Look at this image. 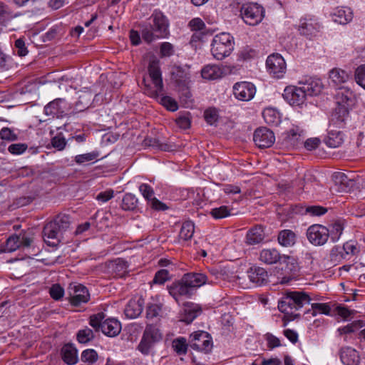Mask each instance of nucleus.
Returning a JSON list of instances; mask_svg holds the SVG:
<instances>
[{
    "label": "nucleus",
    "mask_w": 365,
    "mask_h": 365,
    "mask_svg": "<svg viewBox=\"0 0 365 365\" xmlns=\"http://www.w3.org/2000/svg\"><path fill=\"white\" fill-rule=\"evenodd\" d=\"M259 259L261 262L272 265L274 264H294V259L289 255H281L275 248L262 249L259 252Z\"/></svg>",
    "instance_id": "obj_7"
},
{
    "label": "nucleus",
    "mask_w": 365,
    "mask_h": 365,
    "mask_svg": "<svg viewBox=\"0 0 365 365\" xmlns=\"http://www.w3.org/2000/svg\"><path fill=\"white\" fill-rule=\"evenodd\" d=\"M305 96H317L322 91V85L317 80L309 78L300 86Z\"/></svg>",
    "instance_id": "obj_31"
},
{
    "label": "nucleus",
    "mask_w": 365,
    "mask_h": 365,
    "mask_svg": "<svg viewBox=\"0 0 365 365\" xmlns=\"http://www.w3.org/2000/svg\"><path fill=\"white\" fill-rule=\"evenodd\" d=\"M311 307L313 310V316L317 313L330 315L331 308L327 303H312Z\"/></svg>",
    "instance_id": "obj_59"
},
{
    "label": "nucleus",
    "mask_w": 365,
    "mask_h": 365,
    "mask_svg": "<svg viewBox=\"0 0 365 365\" xmlns=\"http://www.w3.org/2000/svg\"><path fill=\"white\" fill-rule=\"evenodd\" d=\"M356 245L357 242L354 240L347 241L343 245L342 248L344 252L345 257H346V260L350 259L353 256L356 255L359 252V249Z\"/></svg>",
    "instance_id": "obj_48"
},
{
    "label": "nucleus",
    "mask_w": 365,
    "mask_h": 365,
    "mask_svg": "<svg viewBox=\"0 0 365 365\" xmlns=\"http://www.w3.org/2000/svg\"><path fill=\"white\" fill-rule=\"evenodd\" d=\"M103 312H99L96 314H93L90 317L89 324L94 328L96 331L102 330V325L105 319Z\"/></svg>",
    "instance_id": "obj_54"
},
{
    "label": "nucleus",
    "mask_w": 365,
    "mask_h": 365,
    "mask_svg": "<svg viewBox=\"0 0 365 365\" xmlns=\"http://www.w3.org/2000/svg\"><path fill=\"white\" fill-rule=\"evenodd\" d=\"M268 72L274 78H282L286 72V63L283 57L279 53L269 55L266 61Z\"/></svg>",
    "instance_id": "obj_10"
},
{
    "label": "nucleus",
    "mask_w": 365,
    "mask_h": 365,
    "mask_svg": "<svg viewBox=\"0 0 365 365\" xmlns=\"http://www.w3.org/2000/svg\"><path fill=\"white\" fill-rule=\"evenodd\" d=\"M240 16L250 26L259 24L264 18V9L257 3H245L240 8Z\"/></svg>",
    "instance_id": "obj_6"
},
{
    "label": "nucleus",
    "mask_w": 365,
    "mask_h": 365,
    "mask_svg": "<svg viewBox=\"0 0 365 365\" xmlns=\"http://www.w3.org/2000/svg\"><path fill=\"white\" fill-rule=\"evenodd\" d=\"M324 143L329 148H338L344 143V134L341 131L331 129L329 127Z\"/></svg>",
    "instance_id": "obj_29"
},
{
    "label": "nucleus",
    "mask_w": 365,
    "mask_h": 365,
    "mask_svg": "<svg viewBox=\"0 0 365 365\" xmlns=\"http://www.w3.org/2000/svg\"><path fill=\"white\" fill-rule=\"evenodd\" d=\"M98 156L99 152L95 150L91 153L76 155L75 157V162L78 165H81L86 162L93 161L96 160Z\"/></svg>",
    "instance_id": "obj_57"
},
{
    "label": "nucleus",
    "mask_w": 365,
    "mask_h": 365,
    "mask_svg": "<svg viewBox=\"0 0 365 365\" xmlns=\"http://www.w3.org/2000/svg\"><path fill=\"white\" fill-rule=\"evenodd\" d=\"M33 241V238L26 233H20L19 235H13L6 241L4 246V252H12L18 248L29 247Z\"/></svg>",
    "instance_id": "obj_12"
},
{
    "label": "nucleus",
    "mask_w": 365,
    "mask_h": 365,
    "mask_svg": "<svg viewBox=\"0 0 365 365\" xmlns=\"http://www.w3.org/2000/svg\"><path fill=\"white\" fill-rule=\"evenodd\" d=\"M247 275L251 282L261 286L267 282L268 273L267 270L261 267H252L247 271Z\"/></svg>",
    "instance_id": "obj_20"
},
{
    "label": "nucleus",
    "mask_w": 365,
    "mask_h": 365,
    "mask_svg": "<svg viewBox=\"0 0 365 365\" xmlns=\"http://www.w3.org/2000/svg\"><path fill=\"white\" fill-rule=\"evenodd\" d=\"M233 208L227 205H221L211 209L210 214L215 220L223 219L233 215Z\"/></svg>",
    "instance_id": "obj_42"
},
{
    "label": "nucleus",
    "mask_w": 365,
    "mask_h": 365,
    "mask_svg": "<svg viewBox=\"0 0 365 365\" xmlns=\"http://www.w3.org/2000/svg\"><path fill=\"white\" fill-rule=\"evenodd\" d=\"M194 232V223L191 221H185L181 226L179 237L180 239L187 241L192 237Z\"/></svg>",
    "instance_id": "obj_43"
},
{
    "label": "nucleus",
    "mask_w": 365,
    "mask_h": 365,
    "mask_svg": "<svg viewBox=\"0 0 365 365\" xmlns=\"http://www.w3.org/2000/svg\"><path fill=\"white\" fill-rule=\"evenodd\" d=\"M329 78L335 85H341L348 81L349 74L344 70L334 68L329 72Z\"/></svg>",
    "instance_id": "obj_39"
},
{
    "label": "nucleus",
    "mask_w": 365,
    "mask_h": 365,
    "mask_svg": "<svg viewBox=\"0 0 365 365\" xmlns=\"http://www.w3.org/2000/svg\"><path fill=\"white\" fill-rule=\"evenodd\" d=\"M311 298L305 292L299 291L287 292L278 302V309L281 312L293 314L294 312L305 304L310 303Z\"/></svg>",
    "instance_id": "obj_2"
},
{
    "label": "nucleus",
    "mask_w": 365,
    "mask_h": 365,
    "mask_svg": "<svg viewBox=\"0 0 365 365\" xmlns=\"http://www.w3.org/2000/svg\"><path fill=\"white\" fill-rule=\"evenodd\" d=\"M172 347L178 355H184L187 351V341L183 337L175 339L172 342Z\"/></svg>",
    "instance_id": "obj_49"
},
{
    "label": "nucleus",
    "mask_w": 365,
    "mask_h": 365,
    "mask_svg": "<svg viewBox=\"0 0 365 365\" xmlns=\"http://www.w3.org/2000/svg\"><path fill=\"white\" fill-rule=\"evenodd\" d=\"M353 14L350 8H336L333 13V20L340 24H346L351 21Z\"/></svg>",
    "instance_id": "obj_34"
},
{
    "label": "nucleus",
    "mask_w": 365,
    "mask_h": 365,
    "mask_svg": "<svg viewBox=\"0 0 365 365\" xmlns=\"http://www.w3.org/2000/svg\"><path fill=\"white\" fill-rule=\"evenodd\" d=\"M184 281L191 287L192 290L207 284L208 277L203 273L189 272L182 277Z\"/></svg>",
    "instance_id": "obj_21"
},
{
    "label": "nucleus",
    "mask_w": 365,
    "mask_h": 365,
    "mask_svg": "<svg viewBox=\"0 0 365 365\" xmlns=\"http://www.w3.org/2000/svg\"><path fill=\"white\" fill-rule=\"evenodd\" d=\"M69 217L58 215L52 221L48 222L43 229L44 242L51 247H56L61 242L63 233L69 228Z\"/></svg>",
    "instance_id": "obj_1"
},
{
    "label": "nucleus",
    "mask_w": 365,
    "mask_h": 365,
    "mask_svg": "<svg viewBox=\"0 0 365 365\" xmlns=\"http://www.w3.org/2000/svg\"><path fill=\"white\" fill-rule=\"evenodd\" d=\"M169 294L176 300L181 296L190 297L193 294V290L184 281V278L180 281L173 282L170 286L168 287Z\"/></svg>",
    "instance_id": "obj_19"
},
{
    "label": "nucleus",
    "mask_w": 365,
    "mask_h": 365,
    "mask_svg": "<svg viewBox=\"0 0 365 365\" xmlns=\"http://www.w3.org/2000/svg\"><path fill=\"white\" fill-rule=\"evenodd\" d=\"M70 110V106L65 98H56L44 106L43 112L47 116L63 118Z\"/></svg>",
    "instance_id": "obj_9"
},
{
    "label": "nucleus",
    "mask_w": 365,
    "mask_h": 365,
    "mask_svg": "<svg viewBox=\"0 0 365 365\" xmlns=\"http://www.w3.org/2000/svg\"><path fill=\"white\" fill-rule=\"evenodd\" d=\"M340 359L344 365H358L359 356L356 349L346 346L340 350Z\"/></svg>",
    "instance_id": "obj_26"
},
{
    "label": "nucleus",
    "mask_w": 365,
    "mask_h": 365,
    "mask_svg": "<svg viewBox=\"0 0 365 365\" xmlns=\"http://www.w3.org/2000/svg\"><path fill=\"white\" fill-rule=\"evenodd\" d=\"M66 140L62 133H58L51 139V145L58 150H63L66 145Z\"/></svg>",
    "instance_id": "obj_64"
},
{
    "label": "nucleus",
    "mask_w": 365,
    "mask_h": 365,
    "mask_svg": "<svg viewBox=\"0 0 365 365\" xmlns=\"http://www.w3.org/2000/svg\"><path fill=\"white\" fill-rule=\"evenodd\" d=\"M201 76L206 80H216L222 77L223 71L217 65L209 64L202 68Z\"/></svg>",
    "instance_id": "obj_35"
},
{
    "label": "nucleus",
    "mask_w": 365,
    "mask_h": 365,
    "mask_svg": "<svg viewBox=\"0 0 365 365\" xmlns=\"http://www.w3.org/2000/svg\"><path fill=\"white\" fill-rule=\"evenodd\" d=\"M109 267L115 277L122 278L128 273V264L127 261L118 258L110 262Z\"/></svg>",
    "instance_id": "obj_32"
},
{
    "label": "nucleus",
    "mask_w": 365,
    "mask_h": 365,
    "mask_svg": "<svg viewBox=\"0 0 365 365\" xmlns=\"http://www.w3.org/2000/svg\"><path fill=\"white\" fill-rule=\"evenodd\" d=\"M255 93L256 87L251 82L240 81L233 86V94L239 101H249L254 98Z\"/></svg>",
    "instance_id": "obj_11"
},
{
    "label": "nucleus",
    "mask_w": 365,
    "mask_h": 365,
    "mask_svg": "<svg viewBox=\"0 0 365 365\" xmlns=\"http://www.w3.org/2000/svg\"><path fill=\"white\" fill-rule=\"evenodd\" d=\"M150 22L153 26V29L157 32L160 37L165 38L168 34L169 22L166 16L159 10H155L151 14Z\"/></svg>",
    "instance_id": "obj_16"
},
{
    "label": "nucleus",
    "mask_w": 365,
    "mask_h": 365,
    "mask_svg": "<svg viewBox=\"0 0 365 365\" xmlns=\"http://www.w3.org/2000/svg\"><path fill=\"white\" fill-rule=\"evenodd\" d=\"M138 189L152 209L158 211H164L168 209L166 204L155 197L154 190L150 185L148 183H141Z\"/></svg>",
    "instance_id": "obj_13"
},
{
    "label": "nucleus",
    "mask_w": 365,
    "mask_h": 365,
    "mask_svg": "<svg viewBox=\"0 0 365 365\" xmlns=\"http://www.w3.org/2000/svg\"><path fill=\"white\" fill-rule=\"evenodd\" d=\"M208 277V284H216L222 280H225L227 277V274L224 269H219L216 268L211 269Z\"/></svg>",
    "instance_id": "obj_44"
},
{
    "label": "nucleus",
    "mask_w": 365,
    "mask_h": 365,
    "mask_svg": "<svg viewBox=\"0 0 365 365\" xmlns=\"http://www.w3.org/2000/svg\"><path fill=\"white\" fill-rule=\"evenodd\" d=\"M172 77L178 86H187L190 81V75L182 68L177 66L172 71Z\"/></svg>",
    "instance_id": "obj_37"
},
{
    "label": "nucleus",
    "mask_w": 365,
    "mask_h": 365,
    "mask_svg": "<svg viewBox=\"0 0 365 365\" xmlns=\"http://www.w3.org/2000/svg\"><path fill=\"white\" fill-rule=\"evenodd\" d=\"M284 99L292 106H301L306 100L305 94L300 86H287L282 94Z\"/></svg>",
    "instance_id": "obj_18"
},
{
    "label": "nucleus",
    "mask_w": 365,
    "mask_h": 365,
    "mask_svg": "<svg viewBox=\"0 0 365 365\" xmlns=\"http://www.w3.org/2000/svg\"><path fill=\"white\" fill-rule=\"evenodd\" d=\"M63 361L69 365L76 364L78 362V352L75 346L71 344H65L61 349Z\"/></svg>",
    "instance_id": "obj_28"
},
{
    "label": "nucleus",
    "mask_w": 365,
    "mask_h": 365,
    "mask_svg": "<svg viewBox=\"0 0 365 365\" xmlns=\"http://www.w3.org/2000/svg\"><path fill=\"white\" fill-rule=\"evenodd\" d=\"M306 235L312 245L322 246L327 242L329 238V231L326 226L314 224L308 227Z\"/></svg>",
    "instance_id": "obj_8"
},
{
    "label": "nucleus",
    "mask_w": 365,
    "mask_h": 365,
    "mask_svg": "<svg viewBox=\"0 0 365 365\" xmlns=\"http://www.w3.org/2000/svg\"><path fill=\"white\" fill-rule=\"evenodd\" d=\"M364 326V323L362 321H355L351 324H349L344 327H339L338 329V331L340 335H346L348 334L354 332L356 329L362 327Z\"/></svg>",
    "instance_id": "obj_52"
},
{
    "label": "nucleus",
    "mask_w": 365,
    "mask_h": 365,
    "mask_svg": "<svg viewBox=\"0 0 365 365\" xmlns=\"http://www.w3.org/2000/svg\"><path fill=\"white\" fill-rule=\"evenodd\" d=\"M144 300L142 298L131 299L127 304L124 313L130 319L137 318L143 310Z\"/></svg>",
    "instance_id": "obj_22"
},
{
    "label": "nucleus",
    "mask_w": 365,
    "mask_h": 365,
    "mask_svg": "<svg viewBox=\"0 0 365 365\" xmlns=\"http://www.w3.org/2000/svg\"><path fill=\"white\" fill-rule=\"evenodd\" d=\"M171 276L170 274L169 270L165 269H162L158 270L153 279V283L155 284H163L165 282L170 280Z\"/></svg>",
    "instance_id": "obj_53"
},
{
    "label": "nucleus",
    "mask_w": 365,
    "mask_h": 365,
    "mask_svg": "<svg viewBox=\"0 0 365 365\" xmlns=\"http://www.w3.org/2000/svg\"><path fill=\"white\" fill-rule=\"evenodd\" d=\"M302 133L303 131L298 127L292 128L287 133V142L293 146L297 145L302 140L301 138Z\"/></svg>",
    "instance_id": "obj_50"
},
{
    "label": "nucleus",
    "mask_w": 365,
    "mask_h": 365,
    "mask_svg": "<svg viewBox=\"0 0 365 365\" xmlns=\"http://www.w3.org/2000/svg\"><path fill=\"white\" fill-rule=\"evenodd\" d=\"M264 121L269 125L276 126L280 123L279 112L273 108H267L262 112Z\"/></svg>",
    "instance_id": "obj_40"
},
{
    "label": "nucleus",
    "mask_w": 365,
    "mask_h": 365,
    "mask_svg": "<svg viewBox=\"0 0 365 365\" xmlns=\"http://www.w3.org/2000/svg\"><path fill=\"white\" fill-rule=\"evenodd\" d=\"M153 26L151 23H148V24H145L143 26V29L141 30V35L143 39L147 43H151L157 38H161L157 35V32H155L153 29Z\"/></svg>",
    "instance_id": "obj_45"
},
{
    "label": "nucleus",
    "mask_w": 365,
    "mask_h": 365,
    "mask_svg": "<svg viewBox=\"0 0 365 365\" xmlns=\"http://www.w3.org/2000/svg\"><path fill=\"white\" fill-rule=\"evenodd\" d=\"M353 93L349 90H340L336 95L337 107H341L349 110L353 105Z\"/></svg>",
    "instance_id": "obj_30"
},
{
    "label": "nucleus",
    "mask_w": 365,
    "mask_h": 365,
    "mask_svg": "<svg viewBox=\"0 0 365 365\" xmlns=\"http://www.w3.org/2000/svg\"><path fill=\"white\" fill-rule=\"evenodd\" d=\"M162 305L158 304H150L147 307L146 317L147 319H154L158 317L161 312Z\"/></svg>",
    "instance_id": "obj_63"
},
{
    "label": "nucleus",
    "mask_w": 365,
    "mask_h": 365,
    "mask_svg": "<svg viewBox=\"0 0 365 365\" xmlns=\"http://www.w3.org/2000/svg\"><path fill=\"white\" fill-rule=\"evenodd\" d=\"M160 103L170 111L174 112L178 109L177 101L168 96H161Z\"/></svg>",
    "instance_id": "obj_60"
},
{
    "label": "nucleus",
    "mask_w": 365,
    "mask_h": 365,
    "mask_svg": "<svg viewBox=\"0 0 365 365\" xmlns=\"http://www.w3.org/2000/svg\"><path fill=\"white\" fill-rule=\"evenodd\" d=\"M190 346L192 349L205 353L210 350L212 341L207 332L202 331L195 332L190 335Z\"/></svg>",
    "instance_id": "obj_15"
},
{
    "label": "nucleus",
    "mask_w": 365,
    "mask_h": 365,
    "mask_svg": "<svg viewBox=\"0 0 365 365\" xmlns=\"http://www.w3.org/2000/svg\"><path fill=\"white\" fill-rule=\"evenodd\" d=\"M204 118L205 121L212 125L216 123L219 118L218 110L215 108H209L204 112Z\"/></svg>",
    "instance_id": "obj_56"
},
{
    "label": "nucleus",
    "mask_w": 365,
    "mask_h": 365,
    "mask_svg": "<svg viewBox=\"0 0 365 365\" xmlns=\"http://www.w3.org/2000/svg\"><path fill=\"white\" fill-rule=\"evenodd\" d=\"M349 110L341 107H336L333 111L330 118V125L342 128L345 124V121L349 118Z\"/></svg>",
    "instance_id": "obj_25"
},
{
    "label": "nucleus",
    "mask_w": 365,
    "mask_h": 365,
    "mask_svg": "<svg viewBox=\"0 0 365 365\" xmlns=\"http://www.w3.org/2000/svg\"><path fill=\"white\" fill-rule=\"evenodd\" d=\"M163 339V334L157 324H148L136 349L144 356L152 354L157 343Z\"/></svg>",
    "instance_id": "obj_4"
},
{
    "label": "nucleus",
    "mask_w": 365,
    "mask_h": 365,
    "mask_svg": "<svg viewBox=\"0 0 365 365\" xmlns=\"http://www.w3.org/2000/svg\"><path fill=\"white\" fill-rule=\"evenodd\" d=\"M234 38L228 33H220L213 38L211 53L217 60L229 56L234 49Z\"/></svg>",
    "instance_id": "obj_5"
},
{
    "label": "nucleus",
    "mask_w": 365,
    "mask_h": 365,
    "mask_svg": "<svg viewBox=\"0 0 365 365\" xmlns=\"http://www.w3.org/2000/svg\"><path fill=\"white\" fill-rule=\"evenodd\" d=\"M264 238L263 227L260 225L250 229L246 235V243L254 245L262 242Z\"/></svg>",
    "instance_id": "obj_33"
},
{
    "label": "nucleus",
    "mask_w": 365,
    "mask_h": 365,
    "mask_svg": "<svg viewBox=\"0 0 365 365\" xmlns=\"http://www.w3.org/2000/svg\"><path fill=\"white\" fill-rule=\"evenodd\" d=\"M320 25L312 19L301 20L299 26V31L302 35L308 38L315 36L319 31Z\"/></svg>",
    "instance_id": "obj_23"
},
{
    "label": "nucleus",
    "mask_w": 365,
    "mask_h": 365,
    "mask_svg": "<svg viewBox=\"0 0 365 365\" xmlns=\"http://www.w3.org/2000/svg\"><path fill=\"white\" fill-rule=\"evenodd\" d=\"M68 289L70 302L72 305L78 307L89 301L90 294L88 289L84 285L81 284H70Z\"/></svg>",
    "instance_id": "obj_14"
},
{
    "label": "nucleus",
    "mask_w": 365,
    "mask_h": 365,
    "mask_svg": "<svg viewBox=\"0 0 365 365\" xmlns=\"http://www.w3.org/2000/svg\"><path fill=\"white\" fill-rule=\"evenodd\" d=\"M201 312L202 309L197 304L192 303L185 304L183 312L180 316V321L186 324H190Z\"/></svg>",
    "instance_id": "obj_27"
},
{
    "label": "nucleus",
    "mask_w": 365,
    "mask_h": 365,
    "mask_svg": "<svg viewBox=\"0 0 365 365\" xmlns=\"http://www.w3.org/2000/svg\"><path fill=\"white\" fill-rule=\"evenodd\" d=\"M0 138L6 141H14L18 139V135L11 128L4 127L0 130Z\"/></svg>",
    "instance_id": "obj_62"
},
{
    "label": "nucleus",
    "mask_w": 365,
    "mask_h": 365,
    "mask_svg": "<svg viewBox=\"0 0 365 365\" xmlns=\"http://www.w3.org/2000/svg\"><path fill=\"white\" fill-rule=\"evenodd\" d=\"M93 95L91 92H84L79 96L78 101L76 103V109L78 111H83L87 109L92 102Z\"/></svg>",
    "instance_id": "obj_46"
},
{
    "label": "nucleus",
    "mask_w": 365,
    "mask_h": 365,
    "mask_svg": "<svg viewBox=\"0 0 365 365\" xmlns=\"http://www.w3.org/2000/svg\"><path fill=\"white\" fill-rule=\"evenodd\" d=\"M356 83L365 90V64L358 66L354 73Z\"/></svg>",
    "instance_id": "obj_61"
},
{
    "label": "nucleus",
    "mask_w": 365,
    "mask_h": 365,
    "mask_svg": "<svg viewBox=\"0 0 365 365\" xmlns=\"http://www.w3.org/2000/svg\"><path fill=\"white\" fill-rule=\"evenodd\" d=\"M277 240L282 247H292L296 242V235L290 230H283L279 232Z\"/></svg>",
    "instance_id": "obj_38"
},
{
    "label": "nucleus",
    "mask_w": 365,
    "mask_h": 365,
    "mask_svg": "<svg viewBox=\"0 0 365 365\" xmlns=\"http://www.w3.org/2000/svg\"><path fill=\"white\" fill-rule=\"evenodd\" d=\"M98 353L92 349H86L81 354V361L88 364H94L98 360Z\"/></svg>",
    "instance_id": "obj_55"
},
{
    "label": "nucleus",
    "mask_w": 365,
    "mask_h": 365,
    "mask_svg": "<svg viewBox=\"0 0 365 365\" xmlns=\"http://www.w3.org/2000/svg\"><path fill=\"white\" fill-rule=\"evenodd\" d=\"M330 259L331 260L337 262H340L344 259L346 260L342 247L339 245L334 246L330 252Z\"/></svg>",
    "instance_id": "obj_58"
},
{
    "label": "nucleus",
    "mask_w": 365,
    "mask_h": 365,
    "mask_svg": "<svg viewBox=\"0 0 365 365\" xmlns=\"http://www.w3.org/2000/svg\"><path fill=\"white\" fill-rule=\"evenodd\" d=\"M332 179L336 185H339L342 192H347L353 185V180H350L348 176L341 172L334 173Z\"/></svg>",
    "instance_id": "obj_36"
},
{
    "label": "nucleus",
    "mask_w": 365,
    "mask_h": 365,
    "mask_svg": "<svg viewBox=\"0 0 365 365\" xmlns=\"http://www.w3.org/2000/svg\"><path fill=\"white\" fill-rule=\"evenodd\" d=\"M253 140L255 145L260 148H269L274 143L275 136L272 130L262 127L255 131Z\"/></svg>",
    "instance_id": "obj_17"
},
{
    "label": "nucleus",
    "mask_w": 365,
    "mask_h": 365,
    "mask_svg": "<svg viewBox=\"0 0 365 365\" xmlns=\"http://www.w3.org/2000/svg\"><path fill=\"white\" fill-rule=\"evenodd\" d=\"M138 204V200L135 195L128 192L124 195L120 207L123 210L133 211L137 208Z\"/></svg>",
    "instance_id": "obj_41"
},
{
    "label": "nucleus",
    "mask_w": 365,
    "mask_h": 365,
    "mask_svg": "<svg viewBox=\"0 0 365 365\" xmlns=\"http://www.w3.org/2000/svg\"><path fill=\"white\" fill-rule=\"evenodd\" d=\"M329 237L332 242H337L344 231V225L340 221H336L331 224L329 228Z\"/></svg>",
    "instance_id": "obj_47"
},
{
    "label": "nucleus",
    "mask_w": 365,
    "mask_h": 365,
    "mask_svg": "<svg viewBox=\"0 0 365 365\" xmlns=\"http://www.w3.org/2000/svg\"><path fill=\"white\" fill-rule=\"evenodd\" d=\"M121 331V324L115 318L106 319L102 325L101 331L109 337L118 336Z\"/></svg>",
    "instance_id": "obj_24"
},
{
    "label": "nucleus",
    "mask_w": 365,
    "mask_h": 365,
    "mask_svg": "<svg viewBox=\"0 0 365 365\" xmlns=\"http://www.w3.org/2000/svg\"><path fill=\"white\" fill-rule=\"evenodd\" d=\"M148 72L153 84V88L149 85H145V92L148 96L158 98L163 93L164 85L160 68V61L156 57L153 56L150 58L148 66Z\"/></svg>",
    "instance_id": "obj_3"
},
{
    "label": "nucleus",
    "mask_w": 365,
    "mask_h": 365,
    "mask_svg": "<svg viewBox=\"0 0 365 365\" xmlns=\"http://www.w3.org/2000/svg\"><path fill=\"white\" fill-rule=\"evenodd\" d=\"M76 337L79 343L86 344L93 339L94 333L92 329L86 327L77 332Z\"/></svg>",
    "instance_id": "obj_51"
}]
</instances>
